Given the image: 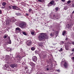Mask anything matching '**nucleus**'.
<instances>
[{
  "instance_id": "obj_36",
  "label": "nucleus",
  "mask_w": 74,
  "mask_h": 74,
  "mask_svg": "<svg viewBox=\"0 0 74 74\" xmlns=\"http://www.w3.org/2000/svg\"><path fill=\"white\" fill-rule=\"evenodd\" d=\"M56 32H57V33H56V34H58V31H55V33H56Z\"/></svg>"
},
{
  "instance_id": "obj_4",
  "label": "nucleus",
  "mask_w": 74,
  "mask_h": 74,
  "mask_svg": "<svg viewBox=\"0 0 74 74\" xmlns=\"http://www.w3.org/2000/svg\"><path fill=\"white\" fill-rule=\"evenodd\" d=\"M56 5V3L55 2V1L52 0L48 4V7H50V6H51L52 5Z\"/></svg>"
},
{
  "instance_id": "obj_41",
  "label": "nucleus",
  "mask_w": 74,
  "mask_h": 74,
  "mask_svg": "<svg viewBox=\"0 0 74 74\" xmlns=\"http://www.w3.org/2000/svg\"><path fill=\"white\" fill-rule=\"evenodd\" d=\"M47 70H49V69H48V68H47Z\"/></svg>"
},
{
  "instance_id": "obj_3",
  "label": "nucleus",
  "mask_w": 74,
  "mask_h": 74,
  "mask_svg": "<svg viewBox=\"0 0 74 74\" xmlns=\"http://www.w3.org/2000/svg\"><path fill=\"white\" fill-rule=\"evenodd\" d=\"M62 62L63 63H64L63 66L64 67H65V68H66V69H67L69 67V66L67 62H66V61H62Z\"/></svg>"
},
{
  "instance_id": "obj_21",
  "label": "nucleus",
  "mask_w": 74,
  "mask_h": 74,
  "mask_svg": "<svg viewBox=\"0 0 74 74\" xmlns=\"http://www.w3.org/2000/svg\"><path fill=\"white\" fill-rule=\"evenodd\" d=\"M23 34L24 35H25V36H27V34H26V33L25 32H23Z\"/></svg>"
},
{
  "instance_id": "obj_12",
  "label": "nucleus",
  "mask_w": 74,
  "mask_h": 74,
  "mask_svg": "<svg viewBox=\"0 0 74 74\" xmlns=\"http://www.w3.org/2000/svg\"><path fill=\"white\" fill-rule=\"evenodd\" d=\"M15 14L17 16H19V15H21V13H17Z\"/></svg>"
},
{
  "instance_id": "obj_17",
  "label": "nucleus",
  "mask_w": 74,
  "mask_h": 74,
  "mask_svg": "<svg viewBox=\"0 0 74 74\" xmlns=\"http://www.w3.org/2000/svg\"><path fill=\"white\" fill-rule=\"evenodd\" d=\"M63 48H61L59 50V51L60 52H61V51H63Z\"/></svg>"
},
{
  "instance_id": "obj_14",
  "label": "nucleus",
  "mask_w": 74,
  "mask_h": 74,
  "mask_svg": "<svg viewBox=\"0 0 74 74\" xmlns=\"http://www.w3.org/2000/svg\"><path fill=\"white\" fill-rule=\"evenodd\" d=\"M11 66L12 68H14V67H15V64H12L11 65Z\"/></svg>"
},
{
  "instance_id": "obj_19",
  "label": "nucleus",
  "mask_w": 74,
  "mask_h": 74,
  "mask_svg": "<svg viewBox=\"0 0 74 74\" xmlns=\"http://www.w3.org/2000/svg\"><path fill=\"white\" fill-rule=\"evenodd\" d=\"M56 16H55V15H53V17L52 18V19H55L56 18Z\"/></svg>"
},
{
  "instance_id": "obj_27",
  "label": "nucleus",
  "mask_w": 74,
  "mask_h": 74,
  "mask_svg": "<svg viewBox=\"0 0 74 74\" xmlns=\"http://www.w3.org/2000/svg\"><path fill=\"white\" fill-rule=\"evenodd\" d=\"M32 11V9L31 8H30L29 10V12H31V11Z\"/></svg>"
},
{
  "instance_id": "obj_20",
  "label": "nucleus",
  "mask_w": 74,
  "mask_h": 74,
  "mask_svg": "<svg viewBox=\"0 0 74 74\" xmlns=\"http://www.w3.org/2000/svg\"><path fill=\"white\" fill-rule=\"evenodd\" d=\"M38 1L39 2H40V3H42L44 0H38Z\"/></svg>"
},
{
  "instance_id": "obj_39",
  "label": "nucleus",
  "mask_w": 74,
  "mask_h": 74,
  "mask_svg": "<svg viewBox=\"0 0 74 74\" xmlns=\"http://www.w3.org/2000/svg\"><path fill=\"white\" fill-rule=\"evenodd\" d=\"M0 14H1V10H0Z\"/></svg>"
},
{
  "instance_id": "obj_25",
  "label": "nucleus",
  "mask_w": 74,
  "mask_h": 74,
  "mask_svg": "<svg viewBox=\"0 0 74 74\" xmlns=\"http://www.w3.org/2000/svg\"><path fill=\"white\" fill-rule=\"evenodd\" d=\"M70 3H71V1H68L67 3V4H70Z\"/></svg>"
},
{
  "instance_id": "obj_29",
  "label": "nucleus",
  "mask_w": 74,
  "mask_h": 74,
  "mask_svg": "<svg viewBox=\"0 0 74 74\" xmlns=\"http://www.w3.org/2000/svg\"><path fill=\"white\" fill-rule=\"evenodd\" d=\"M5 66L6 68H7V67H8V65L6 64L5 65Z\"/></svg>"
},
{
  "instance_id": "obj_18",
  "label": "nucleus",
  "mask_w": 74,
  "mask_h": 74,
  "mask_svg": "<svg viewBox=\"0 0 74 74\" xmlns=\"http://www.w3.org/2000/svg\"><path fill=\"white\" fill-rule=\"evenodd\" d=\"M6 5V3L5 2H3L2 3V5L3 6H5Z\"/></svg>"
},
{
  "instance_id": "obj_5",
  "label": "nucleus",
  "mask_w": 74,
  "mask_h": 74,
  "mask_svg": "<svg viewBox=\"0 0 74 74\" xmlns=\"http://www.w3.org/2000/svg\"><path fill=\"white\" fill-rule=\"evenodd\" d=\"M16 21V19H15V18H12L10 21V23L9 22L8 23V25H10V23H12L13 22V23H14V22H15V21Z\"/></svg>"
},
{
  "instance_id": "obj_43",
  "label": "nucleus",
  "mask_w": 74,
  "mask_h": 74,
  "mask_svg": "<svg viewBox=\"0 0 74 74\" xmlns=\"http://www.w3.org/2000/svg\"><path fill=\"white\" fill-rule=\"evenodd\" d=\"M2 8H4L3 7H2Z\"/></svg>"
},
{
  "instance_id": "obj_9",
  "label": "nucleus",
  "mask_w": 74,
  "mask_h": 74,
  "mask_svg": "<svg viewBox=\"0 0 74 74\" xmlns=\"http://www.w3.org/2000/svg\"><path fill=\"white\" fill-rule=\"evenodd\" d=\"M71 27V25L70 24H68L66 25V27H67V28H70V27Z\"/></svg>"
},
{
  "instance_id": "obj_45",
  "label": "nucleus",
  "mask_w": 74,
  "mask_h": 74,
  "mask_svg": "<svg viewBox=\"0 0 74 74\" xmlns=\"http://www.w3.org/2000/svg\"><path fill=\"white\" fill-rule=\"evenodd\" d=\"M39 46H41V45H39Z\"/></svg>"
},
{
  "instance_id": "obj_32",
  "label": "nucleus",
  "mask_w": 74,
  "mask_h": 74,
  "mask_svg": "<svg viewBox=\"0 0 74 74\" xmlns=\"http://www.w3.org/2000/svg\"><path fill=\"white\" fill-rule=\"evenodd\" d=\"M26 15H27V16H29V14L28 13H26Z\"/></svg>"
},
{
  "instance_id": "obj_2",
  "label": "nucleus",
  "mask_w": 74,
  "mask_h": 74,
  "mask_svg": "<svg viewBox=\"0 0 74 74\" xmlns=\"http://www.w3.org/2000/svg\"><path fill=\"white\" fill-rule=\"evenodd\" d=\"M20 27L21 28H23V27H27V25L26 23L23 22H21L19 24Z\"/></svg>"
},
{
  "instance_id": "obj_37",
  "label": "nucleus",
  "mask_w": 74,
  "mask_h": 74,
  "mask_svg": "<svg viewBox=\"0 0 74 74\" xmlns=\"http://www.w3.org/2000/svg\"><path fill=\"white\" fill-rule=\"evenodd\" d=\"M72 60H74V57L72 58Z\"/></svg>"
},
{
  "instance_id": "obj_16",
  "label": "nucleus",
  "mask_w": 74,
  "mask_h": 74,
  "mask_svg": "<svg viewBox=\"0 0 74 74\" xmlns=\"http://www.w3.org/2000/svg\"><path fill=\"white\" fill-rule=\"evenodd\" d=\"M7 50L8 51H10L11 50V49L10 48H7Z\"/></svg>"
},
{
  "instance_id": "obj_26",
  "label": "nucleus",
  "mask_w": 74,
  "mask_h": 74,
  "mask_svg": "<svg viewBox=\"0 0 74 74\" xmlns=\"http://www.w3.org/2000/svg\"><path fill=\"white\" fill-rule=\"evenodd\" d=\"M31 34H32V35H34V32H32Z\"/></svg>"
},
{
  "instance_id": "obj_48",
  "label": "nucleus",
  "mask_w": 74,
  "mask_h": 74,
  "mask_svg": "<svg viewBox=\"0 0 74 74\" xmlns=\"http://www.w3.org/2000/svg\"><path fill=\"white\" fill-rule=\"evenodd\" d=\"M35 52H37V51H36Z\"/></svg>"
},
{
  "instance_id": "obj_46",
  "label": "nucleus",
  "mask_w": 74,
  "mask_h": 74,
  "mask_svg": "<svg viewBox=\"0 0 74 74\" xmlns=\"http://www.w3.org/2000/svg\"><path fill=\"white\" fill-rule=\"evenodd\" d=\"M32 14H33V12H32Z\"/></svg>"
},
{
  "instance_id": "obj_23",
  "label": "nucleus",
  "mask_w": 74,
  "mask_h": 74,
  "mask_svg": "<svg viewBox=\"0 0 74 74\" xmlns=\"http://www.w3.org/2000/svg\"><path fill=\"white\" fill-rule=\"evenodd\" d=\"M7 37V36L4 35V36H3V38H6Z\"/></svg>"
},
{
  "instance_id": "obj_42",
  "label": "nucleus",
  "mask_w": 74,
  "mask_h": 74,
  "mask_svg": "<svg viewBox=\"0 0 74 74\" xmlns=\"http://www.w3.org/2000/svg\"><path fill=\"white\" fill-rule=\"evenodd\" d=\"M62 43H63V44H64V42H62Z\"/></svg>"
},
{
  "instance_id": "obj_7",
  "label": "nucleus",
  "mask_w": 74,
  "mask_h": 74,
  "mask_svg": "<svg viewBox=\"0 0 74 74\" xmlns=\"http://www.w3.org/2000/svg\"><path fill=\"white\" fill-rule=\"evenodd\" d=\"M32 60H33V61H34V62H36V61H37V57L36 56H33L32 58Z\"/></svg>"
},
{
  "instance_id": "obj_11",
  "label": "nucleus",
  "mask_w": 74,
  "mask_h": 74,
  "mask_svg": "<svg viewBox=\"0 0 74 74\" xmlns=\"http://www.w3.org/2000/svg\"><path fill=\"white\" fill-rule=\"evenodd\" d=\"M54 35L55 34L53 32H52L50 34V36H54Z\"/></svg>"
},
{
  "instance_id": "obj_6",
  "label": "nucleus",
  "mask_w": 74,
  "mask_h": 74,
  "mask_svg": "<svg viewBox=\"0 0 74 74\" xmlns=\"http://www.w3.org/2000/svg\"><path fill=\"white\" fill-rule=\"evenodd\" d=\"M16 33H20L22 32V30L21 29L19 28H16Z\"/></svg>"
},
{
  "instance_id": "obj_38",
  "label": "nucleus",
  "mask_w": 74,
  "mask_h": 74,
  "mask_svg": "<svg viewBox=\"0 0 74 74\" xmlns=\"http://www.w3.org/2000/svg\"><path fill=\"white\" fill-rule=\"evenodd\" d=\"M72 7H74V4H72Z\"/></svg>"
},
{
  "instance_id": "obj_1",
  "label": "nucleus",
  "mask_w": 74,
  "mask_h": 74,
  "mask_svg": "<svg viewBox=\"0 0 74 74\" xmlns=\"http://www.w3.org/2000/svg\"><path fill=\"white\" fill-rule=\"evenodd\" d=\"M48 37V35L46 33H41L40 34V36L38 37V38L39 41H41L45 39V37Z\"/></svg>"
},
{
  "instance_id": "obj_8",
  "label": "nucleus",
  "mask_w": 74,
  "mask_h": 74,
  "mask_svg": "<svg viewBox=\"0 0 74 74\" xmlns=\"http://www.w3.org/2000/svg\"><path fill=\"white\" fill-rule=\"evenodd\" d=\"M31 43H32V42H31V41H28L27 42V44L28 46H29V45H31Z\"/></svg>"
},
{
  "instance_id": "obj_24",
  "label": "nucleus",
  "mask_w": 74,
  "mask_h": 74,
  "mask_svg": "<svg viewBox=\"0 0 74 74\" xmlns=\"http://www.w3.org/2000/svg\"><path fill=\"white\" fill-rule=\"evenodd\" d=\"M31 49L32 50V51H34V49H35V48L34 47H33L31 48Z\"/></svg>"
},
{
  "instance_id": "obj_22",
  "label": "nucleus",
  "mask_w": 74,
  "mask_h": 74,
  "mask_svg": "<svg viewBox=\"0 0 74 74\" xmlns=\"http://www.w3.org/2000/svg\"><path fill=\"white\" fill-rule=\"evenodd\" d=\"M8 43L10 44H11V41L10 40H9Z\"/></svg>"
},
{
  "instance_id": "obj_34",
  "label": "nucleus",
  "mask_w": 74,
  "mask_h": 74,
  "mask_svg": "<svg viewBox=\"0 0 74 74\" xmlns=\"http://www.w3.org/2000/svg\"><path fill=\"white\" fill-rule=\"evenodd\" d=\"M67 40H68V38H66V39H65V40H66V41H67Z\"/></svg>"
},
{
  "instance_id": "obj_35",
  "label": "nucleus",
  "mask_w": 74,
  "mask_h": 74,
  "mask_svg": "<svg viewBox=\"0 0 74 74\" xmlns=\"http://www.w3.org/2000/svg\"><path fill=\"white\" fill-rule=\"evenodd\" d=\"M72 52H74V49H73L72 50Z\"/></svg>"
},
{
  "instance_id": "obj_47",
  "label": "nucleus",
  "mask_w": 74,
  "mask_h": 74,
  "mask_svg": "<svg viewBox=\"0 0 74 74\" xmlns=\"http://www.w3.org/2000/svg\"><path fill=\"white\" fill-rule=\"evenodd\" d=\"M17 28H19V27H17Z\"/></svg>"
},
{
  "instance_id": "obj_33",
  "label": "nucleus",
  "mask_w": 74,
  "mask_h": 74,
  "mask_svg": "<svg viewBox=\"0 0 74 74\" xmlns=\"http://www.w3.org/2000/svg\"><path fill=\"white\" fill-rule=\"evenodd\" d=\"M72 44H73V45H74V42H72Z\"/></svg>"
},
{
  "instance_id": "obj_31",
  "label": "nucleus",
  "mask_w": 74,
  "mask_h": 74,
  "mask_svg": "<svg viewBox=\"0 0 74 74\" xmlns=\"http://www.w3.org/2000/svg\"><path fill=\"white\" fill-rule=\"evenodd\" d=\"M65 0H61L62 2H64V1H65Z\"/></svg>"
},
{
  "instance_id": "obj_15",
  "label": "nucleus",
  "mask_w": 74,
  "mask_h": 74,
  "mask_svg": "<svg viewBox=\"0 0 74 74\" xmlns=\"http://www.w3.org/2000/svg\"><path fill=\"white\" fill-rule=\"evenodd\" d=\"M13 9H14V10H18L16 9V8H17V7H16V6H13Z\"/></svg>"
},
{
  "instance_id": "obj_13",
  "label": "nucleus",
  "mask_w": 74,
  "mask_h": 74,
  "mask_svg": "<svg viewBox=\"0 0 74 74\" xmlns=\"http://www.w3.org/2000/svg\"><path fill=\"white\" fill-rule=\"evenodd\" d=\"M66 31H63L62 32V35L63 36H64V35L66 34Z\"/></svg>"
},
{
  "instance_id": "obj_40",
  "label": "nucleus",
  "mask_w": 74,
  "mask_h": 74,
  "mask_svg": "<svg viewBox=\"0 0 74 74\" xmlns=\"http://www.w3.org/2000/svg\"><path fill=\"white\" fill-rule=\"evenodd\" d=\"M9 8H10V9H11V7L10 6H9Z\"/></svg>"
},
{
  "instance_id": "obj_10",
  "label": "nucleus",
  "mask_w": 74,
  "mask_h": 74,
  "mask_svg": "<svg viewBox=\"0 0 74 74\" xmlns=\"http://www.w3.org/2000/svg\"><path fill=\"white\" fill-rule=\"evenodd\" d=\"M16 58H18L20 59H21L22 58L21 56H19L18 55H17V56H16Z\"/></svg>"
},
{
  "instance_id": "obj_30",
  "label": "nucleus",
  "mask_w": 74,
  "mask_h": 74,
  "mask_svg": "<svg viewBox=\"0 0 74 74\" xmlns=\"http://www.w3.org/2000/svg\"><path fill=\"white\" fill-rule=\"evenodd\" d=\"M56 10L58 11V8L57 7L56 8Z\"/></svg>"
},
{
  "instance_id": "obj_28",
  "label": "nucleus",
  "mask_w": 74,
  "mask_h": 74,
  "mask_svg": "<svg viewBox=\"0 0 74 74\" xmlns=\"http://www.w3.org/2000/svg\"><path fill=\"white\" fill-rule=\"evenodd\" d=\"M65 49L66 50H68V47L67 46H65Z\"/></svg>"
},
{
  "instance_id": "obj_44",
  "label": "nucleus",
  "mask_w": 74,
  "mask_h": 74,
  "mask_svg": "<svg viewBox=\"0 0 74 74\" xmlns=\"http://www.w3.org/2000/svg\"><path fill=\"white\" fill-rule=\"evenodd\" d=\"M53 31H54V29H53Z\"/></svg>"
}]
</instances>
